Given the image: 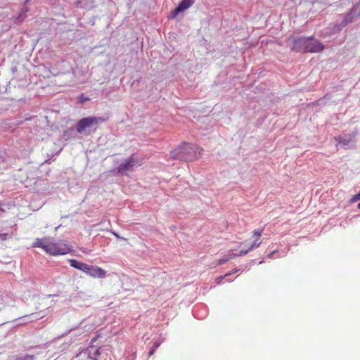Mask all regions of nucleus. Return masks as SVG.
<instances>
[{
    "instance_id": "nucleus-11",
    "label": "nucleus",
    "mask_w": 360,
    "mask_h": 360,
    "mask_svg": "<svg viewBox=\"0 0 360 360\" xmlns=\"http://www.w3.org/2000/svg\"><path fill=\"white\" fill-rule=\"evenodd\" d=\"M69 262L71 266L79 269L85 273L86 271V269H88V264L79 262L76 259H70Z\"/></svg>"
},
{
    "instance_id": "nucleus-12",
    "label": "nucleus",
    "mask_w": 360,
    "mask_h": 360,
    "mask_svg": "<svg viewBox=\"0 0 360 360\" xmlns=\"http://www.w3.org/2000/svg\"><path fill=\"white\" fill-rule=\"evenodd\" d=\"M236 255H234V253L229 252L227 255H225L223 258L220 259L217 262L218 265H221L226 262L233 259L236 257Z\"/></svg>"
},
{
    "instance_id": "nucleus-14",
    "label": "nucleus",
    "mask_w": 360,
    "mask_h": 360,
    "mask_svg": "<svg viewBox=\"0 0 360 360\" xmlns=\"http://www.w3.org/2000/svg\"><path fill=\"white\" fill-rule=\"evenodd\" d=\"M34 356L33 355H20L18 356L17 360H34Z\"/></svg>"
},
{
    "instance_id": "nucleus-22",
    "label": "nucleus",
    "mask_w": 360,
    "mask_h": 360,
    "mask_svg": "<svg viewBox=\"0 0 360 360\" xmlns=\"http://www.w3.org/2000/svg\"><path fill=\"white\" fill-rule=\"evenodd\" d=\"M253 236H255L256 238H259L261 236V231L255 230L253 231Z\"/></svg>"
},
{
    "instance_id": "nucleus-7",
    "label": "nucleus",
    "mask_w": 360,
    "mask_h": 360,
    "mask_svg": "<svg viewBox=\"0 0 360 360\" xmlns=\"http://www.w3.org/2000/svg\"><path fill=\"white\" fill-rule=\"evenodd\" d=\"M309 37H300L295 38L293 41L292 49L296 51L307 52Z\"/></svg>"
},
{
    "instance_id": "nucleus-24",
    "label": "nucleus",
    "mask_w": 360,
    "mask_h": 360,
    "mask_svg": "<svg viewBox=\"0 0 360 360\" xmlns=\"http://www.w3.org/2000/svg\"><path fill=\"white\" fill-rule=\"evenodd\" d=\"M7 303L5 302L4 297L1 295H0V304L4 306Z\"/></svg>"
},
{
    "instance_id": "nucleus-10",
    "label": "nucleus",
    "mask_w": 360,
    "mask_h": 360,
    "mask_svg": "<svg viewBox=\"0 0 360 360\" xmlns=\"http://www.w3.org/2000/svg\"><path fill=\"white\" fill-rule=\"evenodd\" d=\"M86 273L91 276L98 278H104L106 274V272L101 268L89 265H88V269H86Z\"/></svg>"
},
{
    "instance_id": "nucleus-17",
    "label": "nucleus",
    "mask_w": 360,
    "mask_h": 360,
    "mask_svg": "<svg viewBox=\"0 0 360 360\" xmlns=\"http://www.w3.org/2000/svg\"><path fill=\"white\" fill-rule=\"evenodd\" d=\"M251 250H250V248L247 250H242L238 254H236V256H244V255H247Z\"/></svg>"
},
{
    "instance_id": "nucleus-28",
    "label": "nucleus",
    "mask_w": 360,
    "mask_h": 360,
    "mask_svg": "<svg viewBox=\"0 0 360 360\" xmlns=\"http://www.w3.org/2000/svg\"><path fill=\"white\" fill-rule=\"evenodd\" d=\"M117 238H120L119 235L115 232L112 233Z\"/></svg>"
},
{
    "instance_id": "nucleus-20",
    "label": "nucleus",
    "mask_w": 360,
    "mask_h": 360,
    "mask_svg": "<svg viewBox=\"0 0 360 360\" xmlns=\"http://www.w3.org/2000/svg\"><path fill=\"white\" fill-rule=\"evenodd\" d=\"M337 31H338L337 25H333V30H332L331 32H328V31H326L325 33H326V34H335Z\"/></svg>"
},
{
    "instance_id": "nucleus-19",
    "label": "nucleus",
    "mask_w": 360,
    "mask_h": 360,
    "mask_svg": "<svg viewBox=\"0 0 360 360\" xmlns=\"http://www.w3.org/2000/svg\"><path fill=\"white\" fill-rule=\"evenodd\" d=\"M359 200H360V192L358 194L354 195L352 197V198L351 199V201L353 202H357Z\"/></svg>"
},
{
    "instance_id": "nucleus-8",
    "label": "nucleus",
    "mask_w": 360,
    "mask_h": 360,
    "mask_svg": "<svg viewBox=\"0 0 360 360\" xmlns=\"http://www.w3.org/2000/svg\"><path fill=\"white\" fill-rule=\"evenodd\" d=\"M195 2V0H182L178 6L171 13V18H175L178 13L182 12L191 7Z\"/></svg>"
},
{
    "instance_id": "nucleus-25",
    "label": "nucleus",
    "mask_w": 360,
    "mask_h": 360,
    "mask_svg": "<svg viewBox=\"0 0 360 360\" xmlns=\"http://www.w3.org/2000/svg\"><path fill=\"white\" fill-rule=\"evenodd\" d=\"M160 345V343L159 342H155L153 347V349H156L159 347V346Z\"/></svg>"
},
{
    "instance_id": "nucleus-6",
    "label": "nucleus",
    "mask_w": 360,
    "mask_h": 360,
    "mask_svg": "<svg viewBox=\"0 0 360 360\" xmlns=\"http://www.w3.org/2000/svg\"><path fill=\"white\" fill-rule=\"evenodd\" d=\"M87 326H82V323H80L79 326L76 328H72L67 331L64 335L71 334V339L82 336V335H86L89 332L92 330V327L89 326L86 328ZM77 339L72 340V342H75Z\"/></svg>"
},
{
    "instance_id": "nucleus-26",
    "label": "nucleus",
    "mask_w": 360,
    "mask_h": 360,
    "mask_svg": "<svg viewBox=\"0 0 360 360\" xmlns=\"http://www.w3.org/2000/svg\"><path fill=\"white\" fill-rule=\"evenodd\" d=\"M155 351V349L152 348V349L149 352L148 355L152 356L154 354Z\"/></svg>"
},
{
    "instance_id": "nucleus-15",
    "label": "nucleus",
    "mask_w": 360,
    "mask_h": 360,
    "mask_svg": "<svg viewBox=\"0 0 360 360\" xmlns=\"http://www.w3.org/2000/svg\"><path fill=\"white\" fill-rule=\"evenodd\" d=\"M261 243H262V241H259V238H256L255 239L254 242L252 243V244L250 246V250H252L258 248Z\"/></svg>"
},
{
    "instance_id": "nucleus-5",
    "label": "nucleus",
    "mask_w": 360,
    "mask_h": 360,
    "mask_svg": "<svg viewBox=\"0 0 360 360\" xmlns=\"http://www.w3.org/2000/svg\"><path fill=\"white\" fill-rule=\"evenodd\" d=\"M100 354V349L91 346L77 355L78 360H97Z\"/></svg>"
},
{
    "instance_id": "nucleus-16",
    "label": "nucleus",
    "mask_w": 360,
    "mask_h": 360,
    "mask_svg": "<svg viewBox=\"0 0 360 360\" xmlns=\"http://www.w3.org/2000/svg\"><path fill=\"white\" fill-rule=\"evenodd\" d=\"M28 9L26 7H24L22 8V11L19 14L18 17L17 18V20L19 22L22 21L23 20V15L27 12Z\"/></svg>"
},
{
    "instance_id": "nucleus-23",
    "label": "nucleus",
    "mask_w": 360,
    "mask_h": 360,
    "mask_svg": "<svg viewBox=\"0 0 360 360\" xmlns=\"http://www.w3.org/2000/svg\"><path fill=\"white\" fill-rule=\"evenodd\" d=\"M276 253H277V250H273V251H272V252H271L269 254H268V255H266V257H267L268 258H272V257H273Z\"/></svg>"
},
{
    "instance_id": "nucleus-4",
    "label": "nucleus",
    "mask_w": 360,
    "mask_h": 360,
    "mask_svg": "<svg viewBox=\"0 0 360 360\" xmlns=\"http://www.w3.org/2000/svg\"><path fill=\"white\" fill-rule=\"evenodd\" d=\"M103 121V118L97 117H87L81 119L77 124V131L79 134L88 135L90 134L89 129L91 127L97 125L99 122Z\"/></svg>"
},
{
    "instance_id": "nucleus-13",
    "label": "nucleus",
    "mask_w": 360,
    "mask_h": 360,
    "mask_svg": "<svg viewBox=\"0 0 360 360\" xmlns=\"http://www.w3.org/2000/svg\"><path fill=\"white\" fill-rule=\"evenodd\" d=\"M23 318L25 319V322H32L34 320H37L41 318V316H34V314H32L30 315L24 316Z\"/></svg>"
},
{
    "instance_id": "nucleus-1",
    "label": "nucleus",
    "mask_w": 360,
    "mask_h": 360,
    "mask_svg": "<svg viewBox=\"0 0 360 360\" xmlns=\"http://www.w3.org/2000/svg\"><path fill=\"white\" fill-rule=\"evenodd\" d=\"M34 248H41L51 255H63L73 251V248L65 240L54 242L51 238H36L33 243Z\"/></svg>"
},
{
    "instance_id": "nucleus-3",
    "label": "nucleus",
    "mask_w": 360,
    "mask_h": 360,
    "mask_svg": "<svg viewBox=\"0 0 360 360\" xmlns=\"http://www.w3.org/2000/svg\"><path fill=\"white\" fill-rule=\"evenodd\" d=\"M141 159L134 155L127 158L117 167V173L127 176L129 172H132L135 167L141 166Z\"/></svg>"
},
{
    "instance_id": "nucleus-18",
    "label": "nucleus",
    "mask_w": 360,
    "mask_h": 360,
    "mask_svg": "<svg viewBox=\"0 0 360 360\" xmlns=\"http://www.w3.org/2000/svg\"><path fill=\"white\" fill-rule=\"evenodd\" d=\"M233 274V273L230 272V273H228V274H225L224 276L218 277V278H217V284L221 283V281H222V280H223L225 277H226V276H229V275H231V274Z\"/></svg>"
},
{
    "instance_id": "nucleus-9",
    "label": "nucleus",
    "mask_w": 360,
    "mask_h": 360,
    "mask_svg": "<svg viewBox=\"0 0 360 360\" xmlns=\"http://www.w3.org/2000/svg\"><path fill=\"white\" fill-rule=\"evenodd\" d=\"M323 49L322 44L312 37H309L307 52H319Z\"/></svg>"
},
{
    "instance_id": "nucleus-27",
    "label": "nucleus",
    "mask_w": 360,
    "mask_h": 360,
    "mask_svg": "<svg viewBox=\"0 0 360 360\" xmlns=\"http://www.w3.org/2000/svg\"><path fill=\"white\" fill-rule=\"evenodd\" d=\"M240 271V269H236L233 273H236Z\"/></svg>"
},
{
    "instance_id": "nucleus-29",
    "label": "nucleus",
    "mask_w": 360,
    "mask_h": 360,
    "mask_svg": "<svg viewBox=\"0 0 360 360\" xmlns=\"http://www.w3.org/2000/svg\"><path fill=\"white\" fill-rule=\"evenodd\" d=\"M87 100H89V99L86 98H83V101H87Z\"/></svg>"
},
{
    "instance_id": "nucleus-2",
    "label": "nucleus",
    "mask_w": 360,
    "mask_h": 360,
    "mask_svg": "<svg viewBox=\"0 0 360 360\" xmlns=\"http://www.w3.org/2000/svg\"><path fill=\"white\" fill-rule=\"evenodd\" d=\"M202 150V148L195 145L185 143L172 151L171 157L186 162L193 161L200 157Z\"/></svg>"
},
{
    "instance_id": "nucleus-21",
    "label": "nucleus",
    "mask_w": 360,
    "mask_h": 360,
    "mask_svg": "<svg viewBox=\"0 0 360 360\" xmlns=\"http://www.w3.org/2000/svg\"><path fill=\"white\" fill-rule=\"evenodd\" d=\"M8 233H0V240H6L8 238Z\"/></svg>"
}]
</instances>
